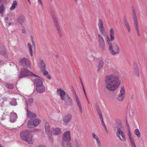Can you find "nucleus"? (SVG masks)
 Segmentation results:
<instances>
[{
	"label": "nucleus",
	"mask_w": 147,
	"mask_h": 147,
	"mask_svg": "<svg viewBox=\"0 0 147 147\" xmlns=\"http://www.w3.org/2000/svg\"><path fill=\"white\" fill-rule=\"evenodd\" d=\"M127 131H128L127 135L129 137V140L133 139V138H132L131 137V132L130 131V129H128Z\"/></svg>",
	"instance_id": "nucleus-40"
},
{
	"label": "nucleus",
	"mask_w": 147,
	"mask_h": 147,
	"mask_svg": "<svg viewBox=\"0 0 147 147\" xmlns=\"http://www.w3.org/2000/svg\"><path fill=\"white\" fill-rule=\"evenodd\" d=\"M134 74L137 76H139L140 74L138 68V67L136 65H135V67L134 69Z\"/></svg>",
	"instance_id": "nucleus-30"
},
{
	"label": "nucleus",
	"mask_w": 147,
	"mask_h": 147,
	"mask_svg": "<svg viewBox=\"0 0 147 147\" xmlns=\"http://www.w3.org/2000/svg\"><path fill=\"white\" fill-rule=\"evenodd\" d=\"M0 52L3 55H4L5 53L4 47L2 44H0Z\"/></svg>",
	"instance_id": "nucleus-31"
},
{
	"label": "nucleus",
	"mask_w": 147,
	"mask_h": 147,
	"mask_svg": "<svg viewBox=\"0 0 147 147\" xmlns=\"http://www.w3.org/2000/svg\"><path fill=\"white\" fill-rule=\"evenodd\" d=\"M124 26L125 27L128 31L129 32H130L131 31V30L129 24L127 21L126 19H125L124 20Z\"/></svg>",
	"instance_id": "nucleus-25"
},
{
	"label": "nucleus",
	"mask_w": 147,
	"mask_h": 147,
	"mask_svg": "<svg viewBox=\"0 0 147 147\" xmlns=\"http://www.w3.org/2000/svg\"><path fill=\"white\" fill-rule=\"evenodd\" d=\"M11 22H9L8 23V26H9L11 24Z\"/></svg>",
	"instance_id": "nucleus-55"
},
{
	"label": "nucleus",
	"mask_w": 147,
	"mask_h": 147,
	"mask_svg": "<svg viewBox=\"0 0 147 147\" xmlns=\"http://www.w3.org/2000/svg\"><path fill=\"white\" fill-rule=\"evenodd\" d=\"M28 1V2L29 3H30V0H27Z\"/></svg>",
	"instance_id": "nucleus-57"
},
{
	"label": "nucleus",
	"mask_w": 147,
	"mask_h": 147,
	"mask_svg": "<svg viewBox=\"0 0 147 147\" xmlns=\"http://www.w3.org/2000/svg\"><path fill=\"white\" fill-rule=\"evenodd\" d=\"M18 117L16 113L12 112L10 113V121L11 123H13L16 121Z\"/></svg>",
	"instance_id": "nucleus-15"
},
{
	"label": "nucleus",
	"mask_w": 147,
	"mask_h": 147,
	"mask_svg": "<svg viewBox=\"0 0 147 147\" xmlns=\"http://www.w3.org/2000/svg\"><path fill=\"white\" fill-rule=\"evenodd\" d=\"M100 119H101V122H102V125H103V127H104L105 130L106 131V132H107V133H108V131H107V129L106 128V125L104 122V121H103V117H102L101 118H100Z\"/></svg>",
	"instance_id": "nucleus-39"
},
{
	"label": "nucleus",
	"mask_w": 147,
	"mask_h": 147,
	"mask_svg": "<svg viewBox=\"0 0 147 147\" xmlns=\"http://www.w3.org/2000/svg\"><path fill=\"white\" fill-rule=\"evenodd\" d=\"M22 32L23 33H25V30L24 29H23L22 30Z\"/></svg>",
	"instance_id": "nucleus-53"
},
{
	"label": "nucleus",
	"mask_w": 147,
	"mask_h": 147,
	"mask_svg": "<svg viewBox=\"0 0 147 147\" xmlns=\"http://www.w3.org/2000/svg\"><path fill=\"white\" fill-rule=\"evenodd\" d=\"M34 123V121L33 119H31L30 120L28 123V126L29 128L35 127V126Z\"/></svg>",
	"instance_id": "nucleus-24"
},
{
	"label": "nucleus",
	"mask_w": 147,
	"mask_h": 147,
	"mask_svg": "<svg viewBox=\"0 0 147 147\" xmlns=\"http://www.w3.org/2000/svg\"><path fill=\"white\" fill-rule=\"evenodd\" d=\"M19 64L22 66H28L30 64V62L28 58L24 57L20 60Z\"/></svg>",
	"instance_id": "nucleus-14"
},
{
	"label": "nucleus",
	"mask_w": 147,
	"mask_h": 147,
	"mask_svg": "<svg viewBox=\"0 0 147 147\" xmlns=\"http://www.w3.org/2000/svg\"><path fill=\"white\" fill-rule=\"evenodd\" d=\"M32 45L33 48L34 49H35V43L33 41V39L32 38Z\"/></svg>",
	"instance_id": "nucleus-44"
},
{
	"label": "nucleus",
	"mask_w": 147,
	"mask_h": 147,
	"mask_svg": "<svg viewBox=\"0 0 147 147\" xmlns=\"http://www.w3.org/2000/svg\"><path fill=\"white\" fill-rule=\"evenodd\" d=\"M75 98L76 100L77 105L79 108L80 111L81 113H82V107L80 104V101L79 98L76 93H75Z\"/></svg>",
	"instance_id": "nucleus-20"
},
{
	"label": "nucleus",
	"mask_w": 147,
	"mask_h": 147,
	"mask_svg": "<svg viewBox=\"0 0 147 147\" xmlns=\"http://www.w3.org/2000/svg\"><path fill=\"white\" fill-rule=\"evenodd\" d=\"M36 90L39 93H42L45 91V88L43 85L36 86Z\"/></svg>",
	"instance_id": "nucleus-18"
},
{
	"label": "nucleus",
	"mask_w": 147,
	"mask_h": 147,
	"mask_svg": "<svg viewBox=\"0 0 147 147\" xmlns=\"http://www.w3.org/2000/svg\"><path fill=\"white\" fill-rule=\"evenodd\" d=\"M25 109L26 112L27 116L30 118H33L36 117V115L34 113L29 111L28 107H25Z\"/></svg>",
	"instance_id": "nucleus-17"
},
{
	"label": "nucleus",
	"mask_w": 147,
	"mask_h": 147,
	"mask_svg": "<svg viewBox=\"0 0 147 147\" xmlns=\"http://www.w3.org/2000/svg\"><path fill=\"white\" fill-rule=\"evenodd\" d=\"M17 6V3L16 1H13V4L10 7V9L11 11L15 9Z\"/></svg>",
	"instance_id": "nucleus-28"
},
{
	"label": "nucleus",
	"mask_w": 147,
	"mask_h": 147,
	"mask_svg": "<svg viewBox=\"0 0 147 147\" xmlns=\"http://www.w3.org/2000/svg\"><path fill=\"white\" fill-rule=\"evenodd\" d=\"M134 133L138 138H139L141 136L140 132L139 130L138 129H136L134 130Z\"/></svg>",
	"instance_id": "nucleus-34"
},
{
	"label": "nucleus",
	"mask_w": 147,
	"mask_h": 147,
	"mask_svg": "<svg viewBox=\"0 0 147 147\" xmlns=\"http://www.w3.org/2000/svg\"><path fill=\"white\" fill-rule=\"evenodd\" d=\"M20 136L22 140L29 144H31L33 143L32 139V134L31 132L27 131H22L20 134Z\"/></svg>",
	"instance_id": "nucleus-3"
},
{
	"label": "nucleus",
	"mask_w": 147,
	"mask_h": 147,
	"mask_svg": "<svg viewBox=\"0 0 147 147\" xmlns=\"http://www.w3.org/2000/svg\"><path fill=\"white\" fill-rule=\"evenodd\" d=\"M120 93L117 97V99L119 102H122L125 99V88L123 85L120 87Z\"/></svg>",
	"instance_id": "nucleus-8"
},
{
	"label": "nucleus",
	"mask_w": 147,
	"mask_h": 147,
	"mask_svg": "<svg viewBox=\"0 0 147 147\" xmlns=\"http://www.w3.org/2000/svg\"><path fill=\"white\" fill-rule=\"evenodd\" d=\"M47 78L48 79H51V77L49 75V74H48V75H47V76H46Z\"/></svg>",
	"instance_id": "nucleus-46"
},
{
	"label": "nucleus",
	"mask_w": 147,
	"mask_h": 147,
	"mask_svg": "<svg viewBox=\"0 0 147 147\" xmlns=\"http://www.w3.org/2000/svg\"><path fill=\"white\" fill-rule=\"evenodd\" d=\"M33 120L34 121V123L35 126V127L39 124L40 121V120L38 119H35Z\"/></svg>",
	"instance_id": "nucleus-32"
},
{
	"label": "nucleus",
	"mask_w": 147,
	"mask_h": 147,
	"mask_svg": "<svg viewBox=\"0 0 147 147\" xmlns=\"http://www.w3.org/2000/svg\"><path fill=\"white\" fill-rule=\"evenodd\" d=\"M39 2L40 5H41V7H42L43 3L41 1V0H37Z\"/></svg>",
	"instance_id": "nucleus-45"
},
{
	"label": "nucleus",
	"mask_w": 147,
	"mask_h": 147,
	"mask_svg": "<svg viewBox=\"0 0 147 147\" xmlns=\"http://www.w3.org/2000/svg\"><path fill=\"white\" fill-rule=\"evenodd\" d=\"M97 111L98 113V115L100 117V118L102 117V113L100 110L98 108H97Z\"/></svg>",
	"instance_id": "nucleus-41"
},
{
	"label": "nucleus",
	"mask_w": 147,
	"mask_h": 147,
	"mask_svg": "<svg viewBox=\"0 0 147 147\" xmlns=\"http://www.w3.org/2000/svg\"><path fill=\"white\" fill-rule=\"evenodd\" d=\"M0 147H3V146H1V145L0 144Z\"/></svg>",
	"instance_id": "nucleus-60"
},
{
	"label": "nucleus",
	"mask_w": 147,
	"mask_h": 147,
	"mask_svg": "<svg viewBox=\"0 0 147 147\" xmlns=\"http://www.w3.org/2000/svg\"><path fill=\"white\" fill-rule=\"evenodd\" d=\"M26 76H30L31 79L32 77L37 76L36 75L29 71L26 69L25 68H22L20 72V75L19 76V78H20Z\"/></svg>",
	"instance_id": "nucleus-6"
},
{
	"label": "nucleus",
	"mask_w": 147,
	"mask_h": 147,
	"mask_svg": "<svg viewBox=\"0 0 147 147\" xmlns=\"http://www.w3.org/2000/svg\"><path fill=\"white\" fill-rule=\"evenodd\" d=\"M82 88H83V90L84 93L85 94V93H86V92H85V89L84 88V87H83Z\"/></svg>",
	"instance_id": "nucleus-51"
},
{
	"label": "nucleus",
	"mask_w": 147,
	"mask_h": 147,
	"mask_svg": "<svg viewBox=\"0 0 147 147\" xmlns=\"http://www.w3.org/2000/svg\"><path fill=\"white\" fill-rule=\"evenodd\" d=\"M2 61L1 60H0V63H1Z\"/></svg>",
	"instance_id": "nucleus-58"
},
{
	"label": "nucleus",
	"mask_w": 147,
	"mask_h": 147,
	"mask_svg": "<svg viewBox=\"0 0 147 147\" xmlns=\"http://www.w3.org/2000/svg\"><path fill=\"white\" fill-rule=\"evenodd\" d=\"M9 104L13 106H16L18 105L16 99L14 98L11 99Z\"/></svg>",
	"instance_id": "nucleus-27"
},
{
	"label": "nucleus",
	"mask_w": 147,
	"mask_h": 147,
	"mask_svg": "<svg viewBox=\"0 0 147 147\" xmlns=\"http://www.w3.org/2000/svg\"><path fill=\"white\" fill-rule=\"evenodd\" d=\"M72 118V115L70 114H68L66 115L63 118V121L65 123L69 122Z\"/></svg>",
	"instance_id": "nucleus-19"
},
{
	"label": "nucleus",
	"mask_w": 147,
	"mask_h": 147,
	"mask_svg": "<svg viewBox=\"0 0 147 147\" xmlns=\"http://www.w3.org/2000/svg\"><path fill=\"white\" fill-rule=\"evenodd\" d=\"M103 62L102 60H100L98 63L97 71H99L103 67Z\"/></svg>",
	"instance_id": "nucleus-26"
},
{
	"label": "nucleus",
	"mask_w": 147,
	"mask_h": 147,
	"mask_svg": "<svg viewBox=\"0 0 147 147\" xmlns=\"http://www.w3.org/2000/svg\"><path fill=\"white\" fill-rule=\"evenodd\" d=\"M98 25L100 33L102 34H104L105 32V30L103 26V22L101 19L99 18L98 19Z\"/></svg>",
	"instance_id": "nucleus-11"
},
{
	"label": "nucleus",
	"mask_w": 147,
	"mask_h": 147,
	"mask_svg": "<svg viewBox=\"0 0 147 147\" xmlns=\"http://www.w3.org/2000/svg\"><path fill=\"white\" fill-rule=\"evenodd\" d=\"M52 18L54 21V24L57 29L58 33H59L60 36V37H61L62 35V34L58 24L57 20L56 17L54 16H52Z\"/></svg>",
	"instance_id": "nucleus-13"
},
{
	"label": "nucleus",
	"mask_w": 147,
	"mask_h": 147,
	"mask_svg": "<svg viewBox=\"0 0 147 147\" xmlns=\"http://www.w3.org/2000/svg\"><path fill=\"white\" fill-rule=\"evenodd\" d=\"M38 65L41 70H45V69L46 65L43 60H41Z\"/></svg>",
	"instance_id": "nucleus-22"
},
{
	"label": "nucleus",
	"mask_w": 147,
	"mask_h": 147,
	"mask_svg": "<svg viewBox=\"0 0 147 147\" xmlns=\"http://www.w3.org/2000/svg\"><path fill=\"white\" fill-rule=\"evenodd\" d=\"M81 84H82V88H83V87H84L83 83L82 82V81H81Z\"/></svg>",
	"instance_id": "nucleus-54"
},
{
	"label": "nucleus",
	"mask_w": 147,
	"mask_h": 147,
	"mask_svg": "<svg viewBox=\"0 0 147 147\" xmlns=\"http://www.w3.org/2000/svg\"><path fill=\"white\" fill-rule=\"evenodd\" d=\"M28 46L29 49L30 55L31 56H32L33 55V53H32V49L31 45L30 44L28 43Z\"/></svg>",
	"instance_id": "nucleus-38"
},
{
	"label": "nucleus",
	"mask_w": 147,
	"mask_h": 147,
	"mask_svg": "<svg viewBox=\"0 0 147 147\" xmlns=\"http://www.w3.org/2000/svg\"><path fill=\"white\" fill-rule=\"evenodd\" d=\"M51 132L54 135H58L61 133V129L59 128L52 127L51 128Z\"/></svg>",
	"instance_id": "nucleus-16"
},
{
	"label": "nucleus",
	"mask_w": 147,
	"mask_h": 147,
	"mask_svg": "<svg viewBox=\"0 0 147 147\" xmlns=\"http://www.w3.org/2000/svg\"><path fill=\"white\" fill-rule=\"evenodd\" d=\"M9 19V17L8 16L5 17V20L6 21L8 20Z\"/></svg>",
	"instance_id": "nucleus-49"
},
{
	"label": "nucleus",
	"mask_w": 147,
	"mask_h": 147,
	"mask_svg": "<svg viewBox=\"0 0 147 147\" xmlns=\"http://www.w3.org/2000/svg\"><path fill=\"white\" fill-rule=\"evenodd\" d=\"M129 140L130 141L131 147H136V144L134 142V139L133 138L132 139Z\"/></svg>",
	"instance_id": "nucleus-35"
},
{
	"label": "nucleus",
	"mask_w": 147,
	"mask_h": 147,
	"mask_svg": "<svg viewBox=\"0 0 147 147\" xmlns=\"http://www.w3.org/2000/svg\"><path fill=\"white\" fill-rule=\"evenodd\" d=\"M88 103L89 104V103H89V100H88Z\"/></svg>",
	"instance_id": "nucleus-61"
},
{
	"label": "nucleus",
	"mask_w": 147,
	"mask_h": 147,
	"mask_svg": "<svg viewBox=\"0 0 147 147\" xmlns=\"http://www.w3.org/2000/svg\"><path fill=\"white\" fill-rule=\"evenodd\" d=\"M78 0H75V2H77V1Z\"/></svg>",
	"instance_id": "nucleus-59"
},
{
	"label": "nucleus",
	"mask_w": 147,
	"mask_h": 147,
	"mask_svg": "<svg viewBox=\"0 0 147 147\" xmlns=\"http://www.w3.org/2000/svg\"><path fill=\"white\" fill-rule=\"evenodd\" d=\"M42 71L43 74L45 76H47V75L49 74L48 72L45 70H41Z\"/></svg>",
	"instance_id": "nucleus-42"
},
{
	"label": "nucleus",
	"mask_w": 147,
	"mask_h": 147,
	"mask_svg": "<svg viewBox=\"0 0 147 147\" xmlns=\"http://www.w3.org/2000/svg\"><path fill=\"white\" fill-rule=\"evenodd\" d=\"M123 129V126L121 125L120 127H117V131L116 132L117 136L120 140L122 141H125L126 140L124 134L122 131Z\"/></svg>",
	"instance_id": "nucleus-7"
},
{
	"label": "nucleus",
	"mask_w": 147,
	"mask_h": 147,
	"mask_svg": "<svg viewBox=\"0 0 147 147\" xmlns=\"http://www.w3.org/2000/svg\"><path fill=\"white\" fill-rule=\"evenodd\" d=\"M127 127L128 129H130L129 126L127 122Z\"/></svg>",
	"instance_id": "nucleus-47"
},
{
	"label": "nucleus",
	"mask_w": 147,
	"mask_h": 147,
	"mask_svg": "<svg viewBox=\"0 0 147 147\" xmlns=\"http://www.w3.org/2000/svg\"><path fill=\"white\" fill-rule=\"evenodd\" d=\"M6 86L9 89H13L14 88V85L13 84L9 83L6 84Z\"/></svg>",
	"instance_id": "nucleus-36"
},
{
	"label": "nucleus",
	"mask_w": 147,
	"mask_h": 147,
	"mask_svg": "<svg viewBox=\"0 0 147 147\" xmlns=\"http://www.w3.org/2000/svg\"><path fill=\"white\" fill-rule=\"evenodd\" d=\"M85 96V97L86 98V99L87 100V101H88V98L87 97V95H86V93H85V94H84Z\"/></svg>",
	"instance_id": "nucleus-50"
},
{
	"label": "nucleus",
	"mask_w": 147,
	"mask_h": 147,
	"mask_svg": "<svg viewBox=\"0 0 147 147\" xmlns=\"http://www.w3.org/2000/svg\"><path fill=\"white\" fill-rule=\"evenodd\" d=\"M106 88L111 91H114L119 86L121 81L119 76L113 74L106 76L105 77Z\"/></svg>",
	"instance_id": "nucleus-1"
},
{
	"label": "nucleus",
	"mask_w": 147,
	"mask_h": 147,
	"mask_svg": "<svg viewBox=\"0 0 147 147\" xmlns=\"http://www.w3.org/2000/svg\"><path fill=\"white\" fill-rule=\"evenodd\" d=\"M57 93V94L60 96L61 99L64 100L66 103H67V102H69L72 103V99L64 90L61 89H58Z\"/></svg>",
	"instance_id": "nucleus-5"
},
{
	"label": "nucleus",
	"mask_w": 147,
	"mask_h": 147,
	"mask_svg": "<svg viewBox=\"0 0 147 147\" xmlns=\"http://www.w3.org/2000/svg\"><path fill=\"white\" fill-rule=\"evenodd\" d=\"M37 147H46L45 146H43L40 145V146H38Z\"/></svg>",
	"instance_id": "nucleus-56"
},
{
	"label": "nucleus",
	"mask_w": 147,
	"mask_h": 147,
	"mask_svg": "<svg viewBox=\"0 0 147 147\" xmlns=\"http://www.w3.org/2000/svg\"><path fill=\"white\" fill-rule=\"evenodd\" d=\"M92 136L94 139H95L96 142L100 140L98 136H97L94 133L92 134Z\"/></svg>",
	"instance_id": "nucleus-37"
},
{
	"label": "nucleus",
	"mask_w": 147,
	"mask_h": 147,
	"mask_svg": "<svg viewBox=\"0 0 147 147\" xmlns=\"http://www.w3.org/2000/svg\"><path fill=\"white\" fill-rule=\"evenodd\" d=\"M71 140L70 132L69 131L65 132L62 138L63 147H71L70 142Z\"/></svg>",
	"instance_id": "nucleus-4"
},
{
	"label": "nucleus",
	"mask_w": 147,
	"mask_h": 147,
	"mask_svg": "<svg viewBox=\"0 0 147 147\" xmlns=\"http://www.w3.org/2000/svg\"><path fill=\"white\" fill-rule=\"evenodd\" d=\"M25 20V16L22 15L18 17L17 21L20 24L22 25L24 22Z\"/></svg>",
	"instance_id": "nucleus-21"
},
{
	"label": "nucleus",
	"mask_w": 147,
	"mask_h": 147,
	"mask_svg": "<svg viewBox=\"0 0 147 147\" xmlns=\"http://www.w3.org/2000/svg\"><path fill=\"white\" fill-rule=\"evenodd\" d=\"M37 77L31 78V80L34 83V85L36 86L43 85L42 79L37 76Z\"/></svg>",
	"instance_id": "nucleus-10"
},
{
	"label": "nucleus",
	"mask_w": 147,
	"mask_h": 147,
	"mask_svg": "<svg viewBox=\"0 0 147 147\" xmlns=\"http://www.w3.org/2000/svg\"><path fill=\"white\" fill-rule=\"evenodd\" d=\"M98 35L99 46L101 49L103 50L105 48V43L104 39L100 34H98Z\"/></svg>",
	"instance_id": "nucleus-12"
},
{
	"label": "nucleus",
	"mask_w": 147,
	"mask_h": 147,
	"mask_svg": "<svg viewBox=\"0 0 147 147\" xmlns=\"http://www.w3.org/2000/svg\"><path fill=\"white\" fill-rule=\"evenodd\" d=\"M133 19L134 22V24L135 29L136 31L137 34L138 36H140V34L139 31V28L138 21L137 17L136 15V13L134 11H133Z\"/></svg>",
	"instance_id": "nucleus-9"
},
{
	"label": "nucleus",
	"mask_w": 147,
	"mask_h": 147,
	"mask_svg": "<svg viewBox=\"0 0 147 147\" xmlns=\"http://www.w3.org/2000/svg\"><path fill=\"white\" fill-rule=\"evenodd\" d=\"M3 99L4 101H5L7 100V98L6 97H4L3 98Z\"/></svg>",
	"instance_id": "nucleus-48"
},
{
	"label": "nucleus",
	"mask_w": 147,
	"mask_h": 147,
	"mask_svg": "<svg viewBox=\"0 0 147 147\" xmlns=\"http://www.w3.org/2000/svg\"><path fill=\"white\" fill-rule=\"evenodd\" d=\"M110 38L109 36L107 38V40L108 44L109 50L113 55H115L118 54L120 51V49L117 44L113 45L112 41L114 40L115 30L113 28H111L109 30Z\"/></svg>",
	"instance_id": "nucleus-2"
},
{
	"label": "nucleus",
	"mask_w": 147,
	"mask_h": 147,
	"mask_svg": "<svg viewBox=\"0 0 147 147\" xmlns=\"http://www.w3.org/2000/svg\"><path fill=\"white\" fill-rule=\"evenodd\" d=\"M96 142L98 147H102V145L100 140Z\"/></svg>",
	"instance_id": "nucleus-43"
},
{
	"label": "nucleus",
	"mask_w": 147,
	"mask_h": 147,
	"mask_svg": "<svg viewBox=\"0 0 147 147\" xmlns=\"http://www.w3.org/2000/svg\"><path fill=\"white\" fill-rule=\"evenodd\" d=\"M33 99L32 98H30L26 100V102L27 106L32 104L33 103Z\"/></svg>",
	"instance_id": "nucleus-29"
},
{
	"label": "nucleus",
	"mask_w": 147,
	"mask_h": 147,
	"mask_svg": "<svg viewBox=\"0 0 147 147\" xmlns=\"http://www.w3.org/2000/svg\"><path fill=\"white\" fill-rule=\"evenodd\" d=\"M45 128L46 134L47 135L49 134L51 132L50 127L49 124L47 122L45 123Z\"/></svg>",
	"instance_id": "nucleus-23"
},
{
	"label": "nucleus",
	"mask_w": 147,
	"mask_h": 147,
	"mask_svg": "<svg viewBox=\"0 0 147 147\" xmlns=\"http://www.w3.org/2000/svg\"><path fill=\"white\" fill-rule=\"evenodd\" d=\"M5 7L3 4H1L0 6V14L2 15L5 10Z\"/></svg>",
	"instance_id": "nucleus-33"
},
{
	"label": "nucleus",
	"mask_w": 147,
	"mask_h": 147,
	"mask_svg": "<svg viewBox=\"0 0 147 147\" xmlns=\"http://www.w3.org/2000/svg\"><path fill=\"white\" fill-rule=\"evenodd\" d=\"M76 147H80V145L78 144V143L76 144Z\"/></svg>",
	"instance_id": "nucleus-52"
}]
</instances>
